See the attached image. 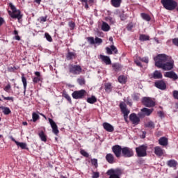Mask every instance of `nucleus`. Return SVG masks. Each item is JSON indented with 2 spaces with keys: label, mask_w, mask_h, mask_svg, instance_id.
Masks as SVG:
<instances>
[{
  "label": "nucleus",
  "mask_w": 178,
  "mask_h": 178,
  "mask_svg": "<svg viewBox=\"0 0 178 178\" xmlns=\"http://www.w3.org/2000/svg\"><path fill=\"white\" fill-rule=\"evenodd\" d=\"M165 77H168V79H172V80H177L178 76L175 73V72L170 71L167 72L164 74Z\"/></svg>",
  "instance_id": "nucleus-16"
},
{
  "label": "nucleus",
  "mask_w": 178,
  "mask_h": 178,
  "mask_svg": "<svg viewBox=\"0 0 178 178\" xmlns=\"http://www.w3.org/2000/svg\"><path fill=\"white\" fill-rule=\"evenodd\" d=\"M70 73L73 74H80L81 73V67L79 65H74L70 68Z\"/></svg>",
  "instance_id": "nucleus-15"
},
{
  "label": "nucleus",
  "mask_w": 178,
  "mask_h": 178,
  "mask_svg": "<svg viewBox=\"0 0 178 178\" xmlns=\"http://www.w3.org/2000/svg\"><path fill=\"white\" fill-rule=\"evenodd\" d=\"M102 30L103 31H109L111 30V26L106 22H103L102 25Z\"/></svg>",
  "instance_id": "nucleus-26"
},
{
  "label": "nucleus",
  "mask_w": 178,
  "mask_h": 178,
  "mask_svg": "<svg viewBox=\"0 0 178 178\" xmlns=\"http://www.w3.org/2000/svg\"><path fill=\"white\" fill-rule=\"evenodd\" d=\"M158 115L159 116V118H161V119L163 118H165V113H163L162 111H159L158 112Z\"/></svg>",
  "instance_id": "nucleus-54"
},
{
  "label": "nucleus",
  "mask_w": 178,
  "mask_h": 178,
  "mask_svg": "<svg viewBox=\"0 0 178 178\" xmlns=\"http://www.w3.org/2000/svg\"><path fill=\"white\" fill-rule=\"evenodd\" d=\"M111 3L114 8H119L122 3V0H111Z\"/></svg>",
  "instance_id": "nucleus-27"
},
{
  "label": "nucleus",
  "mask_w": 178,
  "mask_h": 178,
  "mask_svg": "<svg viewBox=\"0 0 178 178\" xmlns=\"http://www.w3.org/2000/svg\"><path fill=\"white\" fill-rule=\"evenodd\" d=\"M142 138H145V132H143V134L141 136Z\"/></svg>",
  "instance_id": "nucleus-64"
},
{
  "label": "nucleus",
  "mask_w": 178,
  "mask_h": 178,
  "mask_svg": "<svg viewBox=\"0 0 178 178\" xmlns=\"http://www.w3.org/2000/svg\"><path fill=\"white\" fill-rule=\"evenodd\" d=\"M15 144L18 147H20V148H22V149H26V148L27 147V144H26L25 143H20V142H18V141H15Z\"/></svg>",
  "instance_id": "nucleus-32"
},
{
  "label": "nucleus",
  "mask_w": 178,
  "mask_h": 178,
  "mask_svg": "<svg viewBox=\"0 0 178 178\" xmlns=\"http://www.w3.org/2000/svg\"><path fill=\"white\" fill-rule=\"evenodd\" d=\"M107 175L109 178H120L122 172L119 169H110L107 171Z\"/></svg>",
  "instance_id": "nucleus-5"
},
{
  "label": "nucleus",
  "mask_w": 178,
  "mask_h": 178,
  "mask_svg": "<svg viewBox=\"0 0 178 178\" xmlns=\"http://www.w3.org/2000/svg\"><path fill=\"white\" fill-rule=\"evenodd\" d=\"M32 119H33V122H37V120L40 119V115H38V114H37L36 113H33Z\"/></svg>",
  "instance_id": "nucleus-39"
},
{
  "label": "nucleus",
  "mask_w": 178,
  "mask_h": 178,
  "mask_svg": "<svg viewBox=\"0 0 178 178\" xmlns=\"http://www.w3.org/2000/svg\"><path fill=\"white\" fill-rule=\"evenodd\" d=\"M99 172H93L92 178H99Z\"/></svg>",
  "instance_id": "nucleus-56"
},
{
  "label": "nucleus",
  "mask_w": 178,
  "mask_h": 178,
  "mask_svg": "<svg viewBox=\"0 0 178 178\" xmlns=\"http://www.w3.org/2000/svg\"><path fill=\"white\" fill-rule=\"evenodd\" d=\"M106 50L108 55H112V52H114V54H118V49H116V47L114 45H111V48L106 47Z\"/></svg>",
  "instance_id": "nucleus-20"
},
{
  "label": "nucleus",
  "mask_w": 178,
  "mask_h": 178,
  "mask_svg": "<svg viewBox=\"0 0 178 178\" xmlns=\"http://www.w3.org/2000/svg\"><path fill=\"white\" fill-rule=\"evenodd\" d=\"M95 44H102V39L99 38H95Z\"/></svg>",
  "instance_id": "nucleus-48"
},
{
  "label": "nucleus",
  "mask_w": 178,
  "mask_h": 178,
  "mask_svg": "<svg viewBox=\"0 0 178 178\" xmlns=\"http://www.w3.org/2000/svg\"><path fill=\"white\" fill-rule=\"evenodd\" d=\"M122 154L124 158H131V156L134 155L133 149L127 147H123L122 149Z\"/></svg>",
  "instance_id": "nucleus-7"
},
{
  "label": "nucleus",
  "mask_w": 178,
  "mask_h": 178,
  "mask_svg": "<svg viewBox=\"0 0 178 178\" xmlns=\"http://www.w3.org/2000/svg\"><path fill=\"white\" fill-rule=\"evenodd\" d=\"M40 22H47V17H40Z\"/></svg>",
  "instance_id": "nucleus-58"
},
{
  "label": "nucleus",
  "mask_w": 178,
  "mask_h": 178,
  "mask_svg": "<svg viewBox=\"0 0 178 178\" xmlns=\"http://www.w3.org/2000/svg\"><path fill=\"white\" fill-rule=\"evenodd\" d=\"M77 81H78L79 84H80V86H83L85 83L84 79H78Z\"/></svg>",
  "instance_id": "nucleus-49"
},
{
  "label": "nucleus",
  "mask_w": 178,
  "mask_h": 178,
  "mask_svg": "<svg viewBox=\"0 0 178 178\" xmlns=\"http://www.w3.org/2000/svg\"><path fill=\"white\" fill-rule=\"evenodd\" d=\"M81 155H83V156H86V158H88V153H87V152H86L83 149H81Z\"/></svg>",
  "instance_id": "nucleus-46"
},
{
  "label": "nucleus",
  "mask_w": 178,
  "mask_h": 178,
  "mask_svg": "<svg viewBox=\"0 0 178 178\" xmlns=\"http://www.w3.org/2000/svg\"><path fill=\"white\" fill-rule=\"evenodd\" d=\"M113 69L115 72H119L122 70V66L119 63H114L113 64Z\"/></svg>",
  "instance_id": "nucleus-30"
},
{
  "label": "nucleus",
  "mask_w": 178,
  "mask_h": 178,
  "mask_svg": "<svg viewBox=\"0 0 178 178\" xmlns=\"http://www.w3.org/2000/svg\"><path fill=\"white\" fill-rule=\"evenodd\" d=\"M129 120H131L132 124L137 125L140 123V117L137 116L136 113H131L129 115Z\"/></svg>",
  "instance_id": "nucleus-13"
},
{
  "label": "nucleus",
  "mask_w": 178,
  "mask_h": 178,
  "mask_svg": "<svg viewBox=\"0 0 178 178\" xmlns=\"http://www.w3.org/2000/svg\"><path fill=\"white\" fill-rule=\"evenodd\" d=\"M49 122L52 128L53 133L56 134V136H58V134H59V129H58V125H56V123H55V121L51 118H49Z\"/></svg>",
  "instance_id": "nucleus-11"
},
{
  "label": "nucleus",
  "mask_w": 178,
  "mask_h": 178,
  "mask_svg": "<svg viewBox=\"0 0 178 178\" xmlns=\"http://www.w3.org/2000/svg\"><path fill=\"white\" fill-rule=\"evenodd\" d=\"M112 149H113V152H114L115 156L117 158H119L120 157V155L122 154V147L119 146V145H115L112 147Z\"/></svg>",
  "instance_id": "nucleus-14"
},
{
  "label": "nucleus",
  "mask_w": 178,
  "mask_h": 178,
  "mask_svg": "<svg viewBox=\"0 0 178 178\" xmlns=\"http://www.w3.org/2000/svg\"><path fill=\"white\" fill-rule=\"evenodd\" d=\"M154 154L157 155V156H162L163 154H165V151L161 148L159 146H156L154 147Z\"/></svg>",
  "instance_id": "nucleus-19"
},
{
  "label": "nucleus",
  "mask_w": 178,
  "mask_h": 178,
  "mask_svg": "<svg viewBox=\"0 0 178 178\" xmlns=\"http://www.w3.org/2000/svg\"><path fill=\"white\" fill-rule=\"evenodd\" d=\"M44 35L47 41H49V42H52V37H51L48 33H45Z\"/></svg>",
  "instance_id": "nucleus-44"
},
{
  "label": "nucleus",
  "mask_w": 178,
  "mask_h": 178,
  "mask_svg": "<svg viewBox=\"0 0 178 178\" xmlns=\"http://www.w3.org/2000/svg\"><path fill=\"white\" fill-rule=\"evenodd\" d=\"M153 78L154 79H162V73L161 72L156 70L153 73Z\"/></svg>",
  "instance_id": "nucleus-29"
},
{
  "label": "nucleus",
  "mask_w": 178,
  "mask_h": 178,
  "mask_svg": "<svg viewBox=\"0 0 178 178\" xmlns=\"http://www.w3.org/2000/svg\"><path fill=\"white\" fill-rule=\"evenodd\" d=\"M161 3L167 10H173L177 6V3L174 0H161Z\"/></svg>",
  "instance_id": "nucleus-3"
},
{
  "label": "nucleus",
  "mask_w": 178,
  "mask_h": 178,
  "mask_svg": "<svg viewBox=\"0 0 178 178\" xmlns=\"http://www.w3.org/2000/svg\"><path fill=\"white\" fill-rule=\"evenodd\" d=\"M173 97L175 99H178V91L177 90L173 91Z\"/></svg>",
  "instance_id": "nucleus-51"
},
{
  "label": "nucleus",
  "mask_w": 178,
  "mask_h": 178,
  "mask_svg": "<svg viewBox=\"0 0 178 178\" xmlns=\"http://www.w3.org/2000/svg\"><path fill=\"white\" fill-rule=\"evenodd\" d=\"M63 95L64 98H65L66 99H67V101H69V102H72V98H70V96H69L67 93H63Z\"/></svg>",
  "instance_id": "nucleus-42"
},
{
  "label": "nucleus",
  "mask_w": 178,
  "mask_h": 178,
  "mask_svg": "<svg viewBox=\"0 0 178 178\" xmlns=\"http://www.w3.org/2000/svg\"><path fill=\"white\" fill-rule=\"evenodd\" d=\"M146 127H149V129H154L155 128V124L152 121H149L147 123L145 124Z\"/></svg>",
  "instance_id": "nucleus-37"
},
{
  "label": "nucleus",
  "mask_w": 178,
  "mask_h": 178,
  "mask_svg": "<svg viewBox=\"0 0 178 178\" xmlns=\"http://www.w3.org/2000/svg\"><path fill=\"white\" fill-rule=\"evenodd\" d=\"M118 81L119 83H121V84H124L127 81V78L123 75H121L118 77Z\"/></svg>",
  "instance_id": "nucleus-31"
},
{
  "label": "nucleus",
  "mask_w": 178,
  "mask_h": 178,
  "mask_svg": "<svg viewBox=\"0 0 178 178\" xmlns=\"http://www.w3.org/2000/svg\"><path fill=\"white\" fill-rule=\"evenodd\" d=\"M106 159L108 163H113L115 161V158L113 157V154H108L106 156Z\"/></svg>",
  "instance_id": "nucleus-24"
},
{
  "label": "nucleus",
  "mask_w": 178,
  "mask_h": 178,
  "mask_svg": "<svg viewBox=\"0 0 178 178\" xmlns=\"http://www.w3.org/2000/svg\"><path fill=\"white\" fill-rule=\"evenodd\" d=\"M139 39L140 41H148V40H149V36L147 35H140Z\"/></svg>",
  "instance_id": "nucleus-38"
},
{
  "label": "nucleus",
  "mask_w": 178,
  "mask_h": 178,
  "mask_svg": "<svg viewBox=\"0 0 178 178\" xmlns=\"http://www.w3.org/2000/svg\"><path fill=\"white\" fill-rule=\"evenodd\" d=\"M103 127L104 129H106V131H108V133H112L113 130H115V128L112 124L108 123V122H104L103 123Z\"/></svg>",
  "instance_id": "nucleus-18"
},
{
  "label": "nucleus",
  "mask_w": 178,
  "mask_h": 178,
  "mask_svg": "<svg viewBox=\"0 0 178 178\" xmlns=\"http://www.w3.org/2000/svg\"><path fill=\"white\" fill-rule=\"evenodd\" d=\"M135 63H136L137 66L141 67V63H140V61L135 60Z\"/></svg>",
  "instance_id": "nucleus-60"
},
{
  "label": "nucleus",
  "mask_w": 178,
  "mask_h": 178,
  "mask_svg": "<svg viewBox=\"0 0 178 178\" xmlns=\"http://www.w3.org/2000/svg\"><path fill=\"white\" fill-rule=\"evenodd\" d=\"M39 137L42 140V141H44V143L47 142V136H45L44 131H42L39 133Z\"/></svg>",
  "instance_id": "nucleus-33"
},
{
  "label": "nucleus",
  "mask_w": 178,
  "mask_h": 178,
  "mask_svg": "<svg viewBox=\"0 0 178 178\" xmlns=\"http://www.w3.org/2000/svg\"><path fill=\"white\" fill-rule=\"evenodd\" d=\"M72 95L74 99H81V98H84V95H86V90H81L78 91H74L72 94Z\"/></svg>",
  "instance_id": "nucleus-9"
},
{
  "label": "nucleus",
  "mask_w": 178,
  "mask_h": 178,
  "mask_svg": "<svg viewBox=\"0 0 178 178\" xmlns=\"http://www.w3.org/2000/svg\"><path fill=\"white\" fill-rule=\"evenodd\" d=\"M175 67V60L173 59L169 58L167 61H165L163 65H161L159 69H163V70H172Z\"/></svg>",
  "instance_id": "nucleus-4"
},
{
  "label": "nucleus",
  "mask_w": 178,
  "mask_h": 178,
  "mask_svg": "<svg viewBox=\"0 0 178 178\" xmlns=\"http://www.w3.org/2000/svg\"><path fill=\"white\" fill-rule=\"evenodd\" d=\"M167 165L169 168H174V169H176V166H177V161L175 160H169L167 161Z\"/></svg>",
  "instance_id": "nucleus-22"
},
{
  "label": "nucleus",
  "mask_w": 178,
  "mask_h": 178,
  "mask_svg": "<svg viewBox=\"0 0 178 178\" xmlns=\"http://www.w3.org/2000/svg\"><path fill=\"white\" fill-rule=\"evenodd\" d=\"M0 109H2L3 113H4V115H9L12 113L10 108H9L8 107L0 106Z\"/></svg>",
  "instance_id": "nucleus-28"
},
{
  "label": "nucleus",
  "mask_w": 178,
  "mask_h": 178,
  "mask_svg": "<svg viewBox=\"0 0 178 178\" xmlns=\"http://www.w3.org/2000/svg\"><path fill=\"white\" fill-rule=\"evenodd\" d=\"M172 44H174V45L176 47H178V38L172 39Z\"/></svg>",
  "instance_id": "nucleus-52"
},
{
  "label": "nucleus",
  "mask_w": 178,
  "mask_h": 178,
  "mask_svg": "<svg viewBox=\"0 0 178 178\" xmlns=\"http://www.w3.org/2000/svg\"><path fill=\"white\" fill-rule=\"evenodd\" d=\"M159 144L163 145V147H166L168 145V138L162 137L159 140Z\"/></svg>",
  "instance_id": "nucleus-23"
},
{
  "label": "nucleus",
  "mask_w": 178,
  "mask_h": 178,
  "mask_svg": "<svg viewBox=\"0 0 178 178\" xmlns=\"http://www.w3.org/2000/svg\"><path fill=\"white\" fill-rule=\"evenodd\" d=\"M92 162V165H94V166H98V160H97L96 159H93L91 160Z\"/></svg>",
  "instance_id": "nucleus-45"
},
{
  "label": "nucleus",
  "mask_w": 178,
  "mask_h": 178,
  "mask_svg": "<svg viewBox=\"0 0 178 178\" xmlns=\"http://www.w3.org/2000/svg\"><path fill=\"white\" fill-rule=\"evenodd\" d=\"M73 58H76V54L73 52H68L67 54V60H70V59H73Z\"/></svg>",
  "instance_id": "nucleus-36"
},
{
  "label": "nucleus",
  "mask_w": 178,
  "mask_h": 178,
  "mask_svg": "<svg viewBox=\"0 0 178 178\" xmlns=\"http://www.w3.org/2000/svg\"><path fill=\"white\" fill-rule=\"evenodd\" d=\"M142 103L143 104V105H145V106H147V108L155 106V102L151 99V98L149 97H143Z\"/></svg>",
  "instance_id": "nucleus-10"
},
{
  "label": "nucleus",
  "mask_w": 178,
  "mask_h": 178,
  "mask_svg": "<svg viewBox=\"0 0 178 178\" xmlns=\"http://www.w3.org/2000/svg\"><path fill=\"white\" fill-rule=\"evenodd\" d=\"M9 90H10V85L8 84L6 86H5L4 91H6V92H9Z\"/></svg>",
  "instance_id": "nucleus-53"
},
{
  "label": "nucleus",
  "mask_w": 178,
  "mask_h": 178,
  "mask_svg": "<svg viewBox=\"0 0 178 178\" xmlns=\"http://www.w3.org/2000/svg\"><path fill=\"white\" fill-rule=\"evenodd\" d=\"M120 17L121 20H126V15L124 14H122L121 15H120Z\"/></svg>",
  "instance_id": "nucleus-57"
},
{
  "label": "nucleus",
  "mask_w": 178,
  "mask_h": 178,
  "mask_svg": "<svg viewBox=\"0 0 178 178\" xmlns=\"http://www.w3.org/2000/svg\"><path fill=\"white\" fill-rule=\"evenodd\" d=\"M15 40H17V41H20V36H19V35H16L15 36Z\"/></svg>",
  "instance_id": "nucleus-62"
},
{
  "label": "nucleus",
  "mask_w": 178,
  "mask_h": 178,
  "mask_svg": "<svg viewBox=\"0 0 178 178\" xmlns=\"http://www.w3.org/2000/svg\"><path fill=\"white\" fill-rule=\"evenodd\" d=\"M154 112V108H143L141 109V113H138L139 116H149Z\"/></svg>",
  "instance_id": "nucleus-12"
},
{
  "label": "nucleus",
  "mask_w": 178,
  "mask_h": 178,
  "mask_svg": "<svg viewBox=\"0 0 178 178\" xmlns=\"http://www.w3.org/2000/svg\"><path fill=\"white\" fill-rule=\"evenodd\" d=\"M172 57L166 56V54H159L154 58L155 61V65L156 67H161L168 59H170Z\"/></svg>",
  "instance_id": "nucleus-2"
},
{
  "label": "nucleus",
  "mask_w": 178,
  "mask_h": 178,
  "mask_svg": "<svg viewBox=\"0 0 178 178\" xmlns=\"http://www.w3.org/2000/svg\"><path fill=\"white\" fill-rule=\"evenodd\" d=\"M140 16L143 19V20H146V22H149V20H151V17H149L146 13H141Z\"/></svg>",
  "instance_id": "nucleus-34"
},
{
  "label": "nucleus",
  "mask_w": 178,
  "mask_h": 178,
  "mask_svg": "<svg viewBox=\"0 0 178 178\" xmlns=\"http://www.w3.org/2000/svg\"><path fill=\"white\" fill-rule=\"evenodd\" d=\"M5 21L3 20V18H2V17H0V26H2V24H3V22H4Z\"/></svg>",
  "instance_id": "nucleus-59"
},
{
  "label": "nucleus",
  "mask_w": 178,
  "mask_h": 178,
  "mask_svg": "<svg viewBox=\"0 0 178 178\" xmlns=\"http://www.w3.org/2000/svg\"><path fill=\"white\" fill-rule=\"evenodd\" d=\"M22 81L24 86V94H26V88H27V79L24 76V74H22Z\"/></svg>",
  "instance_id": "nucleus-25"
},
{
  "label": "nucleus",
  "mask_w": 178,
  "mask_h": 178,
  "mask_svg": "<svg viewBox=\"0 0 178 178\" xmlns=\"http://www.w3.org/2000/svg\"><path fill=\"white\" fill-rule=\"evenodd\" d=\"M87 102H88V104H95V102H97V98L92 96L91 97L88 98Z\"/></svg>",
  "instance_id": "nucleus-35"
},
{
  "label": "nucleus",
  "mask_w": 178,
  "mask_h": 178,
  "mask_svg": "<svg viewBox=\"0 0 178 178\" xmlns=\"http://www.w3.org/2000/svg\"><path fill=\"white\" fill-rule=\"evenodd\" d=\"M155 86L159 90H165L166 83L163 81H157L155 82Z\"/></svg>",
  "instance_id": "nucleus-17"
},
{
  "label": "nucleus",
  "mask_w": 178,
  "mask_h": 178,
  "mask_svg": "<svg viewBox=\"0 0 178 178\" xmlns=\"http://www.w3.org/2000/svg\"><path fill=\"white\" fill-rule=\"evenodd\" d=\"M9 6L12 11H8V13L13 19H17L18 22H20V19L23 17V15H22V13L19 11V10H17L16 7L12 3H9Z\"/></svg>",
  "instance_id": "nucleus-1"
},
{
  "label": "nucleus",
  "mask_w": 178,
  "mask_h": 178,
  "mask_svg": "<svg viewBox=\"0 0 178 178\" xmlns=\"http://www.w3.org/2000/svg\"><path fill=\"white\" fill-rule=\"evenodd\" d=\"M138 60H141L142 62H145V63H148V58L147 57H144L143 58H141V57H139Z\"/></svg>",
  "instance_id": "nucleus-47"
},
{
  "label": "nucleus",
  "mask_w": 178,
  "mask_h": 178,
  "mask_svg": "<svg viewBox=\"0 0 178 178\" xmlns=\"http://www.w3.org/2000/svg\"><path fill=\"white\" fill-rule=\"evenodd\" d=\"M40 80H41V78L39 76H36L33 79V83H38V81H40Z\"/></svg>",
  "instance_id": "nucleus-50"
},
{
  "label": "nucleus",
  "mask_w": 178,
  "mask_h": 178,
  "mask_svg": "<svg viewBox=\"0 0 178 178\" xmlns=\"http://www.w3.org/2000/svg\"><path fill=\"white\" fill-rule=\"evenodd\" d=\"M99 58L100 59H102V62H104V63H106V65H111V63H112L109 56L100 55Z\"/></svg>",
  "instance_id": "nucleus-21"
},
{
  "label": "nucleus",
  "mask_w": 178,
  "mask_h": 178,
  "mask_svg": "<svg viewBox=\"0 0 178 178\" xmlns=\"http://www.w3.org/2000/svg\"><path fill=\"white\" fill-rule=\"evenodd\" d=\"M74 22H69V26L70 27V29H72V30H73V29H74Z\"/></svg>",
  "instance_id": "nucleus-55"
},
{
  "label": "nucleus",
  "mask_w": 178,
  "mask_h": 178,
  "mask_svg": "<svg viewBox=\"0 0 178 178\" xmlns=\"http://www.w3.org/2000/svg\"><path fill=\"white\" fill-rule=\"evenodd\" d=\"M136 151L138 156H147V146L143 145L136 148Z\"/></svg>",
  "instance_id": "nucleus-8"
},
{
  "label": "nucleus",
  "mask_w": 178,
  "mask_h": 178,
  "mask_svg": "<svg viewBox=\"0 0 178 178\" xmlns=\"http://www.w3.org/2000/svg\"><path fill=\"white\" fill-rule=\"evenodd\" d=\"M35 2H36V3H41V0H35Z\"/></svg>",
  "instance_id": "nucleus-63"
},
{
  "label": "nucleus",
  "mask_w": 178,
  "mask_h": 178,
  "mask_svg": "<svg viewBox=\"0 0 178 178\" xmlns=\"http://www.w3.org/2000/svg\"><path fill=\"white\" fill-rule=\"evenodd\" d=\"M88 41L89 43L91 44H95V40H94V38L92 37H89L87 38Z\"/></svg>",
  "instance_id": "nucleus-41"
},
{
  "label": "nucleus",
  "mask_w": 178,
  "mask_h": 178,
  "mask_svg": "<svg viewBox=\"0 0 178 178\" xmlns=\"http://www.w3.org/2000/svg\"><path fill=\"white\" fill-rule=\"evenodd\" d=\"M2 98H3V99H5L6 101H12V102H13V97H5L3 95H2Z\"/></svg>",
  "instance_id": "nucleus-43"
},
{
  "label": "nucleus",
  "mask_w": 178,
  "mask_h": 178,
  "mask_svg": "<svg viewBox=\"0 0 178 178\" xmlns=\"http://www.w3.org/2000/svg\"><path fill=\"white\" fill-rule=\"evenodd\" d=\"M120 107L121 109V112H122V113L124 115V119L125 122H128L127 119L129 118V113H130V111L129 109H127L126 104L123 102L120 103Z\"/></svg>",
  "instance_id": "nucleus-6"
},
{
  "label": "nucleus",
  "mask_w": 178,
  "mask_h": 178,
  "mask_svg": "<svg viewBox=\"0 0 178 178\" xmlns=\"http://www.w3.org/2000/svg\"><path fill=\"white\" fill-rule=\"evenodd\" d=\"M35 76H37V77H40V72H35Z\"/></svg>",
  "instance_id": "nucleus-61"
},
{
  "label": "nucleus",
  "mask_w": 178,
  "mask_h": 178,
  "mask_svg": "<svg viewBox=\"0 0 178 178\" xmlns=\"http://www.w3.org/2000/svg\"><path fill=\"white\" fill-rule=\"evenodd\" d=\"M105 90L107 92H111V90H112V85H111V83H106Z\"/></svg>",
  "instance_id": "nucleus-40"
}]
</instances>
